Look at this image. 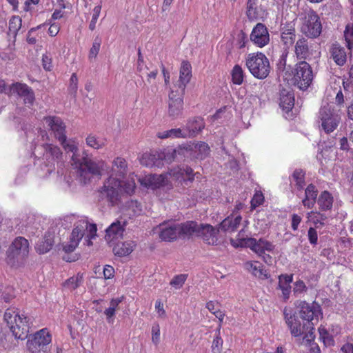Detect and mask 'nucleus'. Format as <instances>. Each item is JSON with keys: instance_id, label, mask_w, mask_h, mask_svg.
<instances>
[{"instance_id": "5701e85b", "label": "nucleus", "mask_w": 353, "mask_h": 353, "mask_svg": "<svg viewBox=\"0 0 353 353\" xmlns=\"http://www.w3.org/2000/svg\"><path fill=\"white\" fill-rule=\"evenodd\" d=\"M126 225L127 221L121 219L112 223L105 230V239L108 241H112L114 239L121 238L123 235Z\"/></svg>"}, {"instance_id": "393cba45", "label": "nucleus", "mask_w": 353, "mask_h": 353, "mask_svg": "<svg viewBox=\"0 0 353 353\" xmlns=\"http://www.w3.org/2000/svg\"><path fill=\"white\" fill-rule=\"evenodd\" d=\"M241 221L242 217L241 215L234 216L231 214L223 220L219 225V227L223 232H234L237 230Z\"/></svg>"}, {"instance_id": "c9c22d12", "label": "nucleus", "mask_w": 353, "mask_h": 353, "mask_svg": "<svg viewBox=\"0 0 353 353\" xmlns=\"http://www.w3.org/2000/svg\"><path fill=\"white\" fill-rule=\"evenodd\" d=\"M191 150L194 152V157L201 160L205 159L210 153L208 144L202 141L194 144Z\"/></svg>"}, {"instance_id": "2eb2a0df", "label": "nucleus", "mask_w": 353, "mask_h": 353, "mask_svg": "<svg viewBox=\"0 0 353 353\" xmlns=\"http://www.w3.org/2000/svg\"><path fill=\"white\" fill-rule=\"evenodd\" d=\"M44 120L54 134V137L59 141H65V125L58 117H46Z\"/></svg>"}, {"instance_id": "13d9d810", "label": "nucleus", "mask_w": 353, "mask_h": 353, "mask_svg": "<svg viewBox=\"0 0 353 353\" xmlns=\"http://www.w3.org/2000/svg\"><path fill=\"white\" fill-rule=\"evenodd\" d=\"M101 40L99 37H97L93 43L92 46L90 50L88 57L90 59H95L99 52L101 47Z\"/></svg>"}, {"instance_id": "bf43d9fd", "label": "nucleus", "mask_w": 353, "mask_h": 353, "mask_svg": "<svg viewBox=\"0 0 353 353\" xmlns=\"http://www.w3.org/2000/svg\"><path fill=\"white\" fill-rule=\"evenodd\" d=\"M78 89V79L76 73H73L70 79V85L68 87L69 93L74 97H76Z\"/></svg>"}, {"instance_id": "8fccbe9b", "label": "nucleus", "mask_w": 353, "mask_h": 353, "mask_svg": "<svg viewBox=\"0 0 353 353\" xmlns=\"http://www.w3.org/2000/svg\"><path fill=\"white\" fill-rule=\"evenodd\" d=\"M344 37L346 46L350 50V54H352V50L353 48V24L349 23L346 26Z\"/></svg>"}, {"instance_id": "338daca9", "label": "nucleus", "mask_w": 353, "mask_h": 353, "mask_svg": "<svg viewBox=\"0 0 353 353\" xmlns=\"http://www.w3.org/2000/svg\"><path fill=\"white\" fill-rule=\"evenodd\" d=\"M79 243L75 241L70 239V241L63 245V250L65 253L72 252L77 247Z\"/></svg>"}, {"instance_id": "6ab92c4d", "label": "nucleus", "mask_w": 353, "mask_h": 353, "mask_svg": "<svg viewBox=\"0 0 353 353\" xmlns=\"http://www.w3.org/2000/svg\"><path fill=\"white\" fill-rule=\"evenodd\" d=\"M43 148L45 150L43 157L48 162V166L54 168L55 163L59 166L63 165V154L59 147L52 144H45L43 145Z\"/></svg>"}, {"instance_id": "0eeeda50", "label": "nucleus", "mask_w": 353, "mask_h": 353, "mask_svg": "<svg viewBox=\"0 0 353 353\" xmlns=\"http://www.w3.org/2000/svg\"><path fill=\"white\" fill-rule=\"evenodd\" d=\"M50 334L42 329L28 340L27 347L32 353H50Z\"/></svg>"}, {"instance_id": "a878e982", "label": "nucleus", "mask_w": 353, "mask_h": 353, "mask_svg": "<svg viewBox=\"0 0 353 353\" xmlns=\"http://www.w3.org/2000/svg\"><path fill=\"white\" fill-rule=\"evenodd\" d=\"M280 103L281 108L289 112L291 110L294 105V96L292 90L283 88L280 90Z\"/></svg>"}, {"instance_id": "9d476101", "label": "nucleus", "mask_w": 353, "mask_h": 353, "mask_svg": "<svg viewBox=\"0 0 353 353\" xmlns=\"http://www.w3.org/2000/svg\"><path fill=\"white\" fill-rule=\"evenodd\" d=\"M176 150H174L172 153H159L156 152H145L142 154L140 159V163L141 165L152 168L157 167L160 168L163 165V161L165 160L168 163H170L174 159V154Z\"/></svg>"}, {"instance_id": "052dcab7", "label": "nucleus", "mask_w": 353, "mask_h": 353, "mask_svg": "<svg viewBox=\"0 0 353 353\" xmlns=\"http://www.w3.org/2000/svg\"><path fill=\"white\" fill-rule=\"evenodd\" d=\"M101 10V5L95 6L93 9L92 17L91 21L90 23V25H89V29L92 31L95 29L96 23H97L99 17L100 15Z\"/></svg>"}, {"instance_id": "c03bdc74", "label": "nucleus", "mask_w": 353, "mask_h": 353, "mask_svg": "<svg viewBox=\"0 0 353 353\" xmlns=\"http://www.w3.org/2000/svg\"><path fill=\"white\" fill-rule=\"evenodd\" d=\"M83 283V274L78 273L76 276L67 279L63 285L65 288L73 290L79 287Z\"/></svg>"}, {"instance_id": "49530a36", "label": "nucleus", "mask_w": 353, "mask_h": 353, "mask_svg": "<svg viewBox=\"0 0 353 353\" xmlns=\"http://www.w3.org/2000/svg\"><path fill=\"white\" fill-rule=\"evenodd\" d=\"M31 88L25 83H15L10 86V92L12 94L16 93L20 97H23Z\"/></svg>"}, {"instance_id": "f03ea898", "label": "nucleus", "mask_w": 353, "mask_h": 353, "mask_svg": "<svg viewBox=\"0 0 353 353\" xmlns=\"http://www.w3.org/2000/svg\"><path fill=\"white\" fill-rule=\"evenodd\" d=\"M6 322L15 339L24 340L33 327L34 317L32 316L19 315L18 310L14 307L8 308L4 314Z\"/></svg>"}, {"instance_id": "f8f14e48", "label": "nucleus", "mask_w": 353, "mask_h": 353, "mask_svg": "<svg viewBox=\"0 0 353 353\" xmlns=\"http://www.w3.org/2000/svg\"><path fill=\"white\" fill-rule=\"evenodd\" d=\"M250 39L259 48L267 46L270 42V34L267 27L262 23H258L252 30Z\"/></svg>"}, {"instance_id": "a19ab883", "label": "nucleus", "mask_w": 353, "mask_h": 353, "mask_svg": "<svg viewBox=\"0 0 353 353\" xmlns=\"http://www.w3.org/2000/svg\"><path fill=\"white\" fill-rule=\"evenodd\" d=\"M157 136L161 139L168 138H184L187 137V133L185 132V131H182L180 128H174L159 132Z\"/></svg>"}, {"instance_id": "6e6d98bb", "label": "nucleus", "mask_w": 353, "mask_h": 353, "mask_svg": "<svg viewBox=\"0 0 353 353\" xmlns=\"http://www.w3.org/2000/svg\"><path fill=\"white\" fill-rule=\"evenodd\" d=\"M21 27V19L18 16L12 17L9 21V31L16 35Z\"/></svg>"}, {"instance_id": "6e6552de", "label": "nucleus", "mask_w": 353, "mask_h": 353, "mask_svg": "<svg viewBox=\"0 0 353 353\" xmlns=\"http://www.w3.org/2000/svg\"><path fill=\"white\" fill-rule=\"evenodd\" d=\"M245 243L258 256H261L265 263L270 264L272 263V257L269 254H265V251H274L275 245L272 242L263 238L259 239L248 238L245 240Z\"/></svg>"}, {"instance_id": "de8ad7c7", "label": "nucleus", "mask_w": 353, "mask_h": 353, "mask_svg": "<svg viewBox=\"0 0 353 353\" xmlns=\"http://www.w3.org/2000/svg\"><path fill=\"white\" fill-rule=\"evenodd\" d=\"M86 144L96 150L102 148L105 145V140L100 139L93 134H89L85 139Z\"/></svg>"}, {"instance_id": "1a4fd4ad", "label": "nucleus", "mask_w": 353, "mask_h": 353, "mask_svg": "<svg viewBox=\"0 0 353 353\" xmlns=\"http://www.w3.org/2000/svg\"><path fill=\"white\" fill-rule=\"evenodd\" d=\"M322 31V25L319 17L314 10H310L301 27V32L310 38L318 37Z\"/></svg>"}, {"instance_id": "f704fd0d", "label": "nucleus", "mask_w": 353, "mask_h": 353, "mask_svg": "<svg viewBox=\"0 0 353 353\" xmlns=\"http://www.w3.org/2000/svg\"><path fill=\"white\" fill-rule=\"evenodd\" d=\"M331 54L334 62L338 65H343L347 60V54L344 48L339 44H334L331 49Z\"/></svg>"}, {"instance_id": "37998d69", "label": "nucleus", "mask_w": 353, "mask_h": 353, "mask_svg": "<svg viewBox=\"0 0 353 353\" xmlns=\"http://www.w3.org/2000/svg\"><path fill=\"white\" fill-rule=\"evenodd\" d=\"M314 335L312 331H308L303 336V343L309 345L310 347V353H320L319 345L314 342Z\"/></svg>"}, {"instance_id": "f257e3e1", "label": "nucleus", "mask_w": 353, "mask_h": 353, "mask_svg": "<svg viewBox=\"0 0 353 353\" xmlns=\"http://www.w3.org/2000/svg\"><path fill=\"white\" fill-rule=\"evenodd\" d=\"M128 163L122 157H117L112 162L111 174L105 181L99 192V198L106 199L114 205L118 200L119 192L121 188V179L127 174Z\"/></svg>"}, {"instance_id": "c85d7f7f", "label": "nucleus", "mask_w": 353, "mask_h": 353, "mask_svg": "<svg viewBox=\"0 0 353 353\" xmlns=\"http://www.w3.org/2000/svg\"><path fill=\"white\" fill-rule=\"evenodd\" d=\"M205 127L203 119L201 117H194L190 119L186 124V130L188 132L187 136L195 137Z\"/></svg>"}, {"instance_id": "bb28decb", "label": "nucleus", "mask_w": 353, "mask_h": 353, "mask_svg": "<svg viewBox=\"0 0 353 353\" xmlns=\"http://www.w3.org/2000/svg\"><path fill=\"white\" fill-rule=\"evenodd\" d=\"M179 235L183 236H190L193 234L198 235L200 224L195 221H186L181 224H176Z\"/></svg>"}, {"instance_id": "603ef678", "label": "nucleus", "mask_w": 353, "mask_h": 353, "mask_svg": "<svg viewBox=\"0 0 353 353\" xmlns=\"http://www.w3.org/2000/svg\"><path fill=\"white\" fill-rule=\"evenodd\" d=\"M187 279L188 274H181L176 275L170 281V285L176 290L180 289L182 288Z\"/></svg>"}, {"instance_id": "e2e57ef3", "label": "nucleus", "mask_w": 353, "mask_h": 353, "mask_svg": "<svg viewBox=\"0 0 353 353\" xmlns=\"http://www.w3.org/2000/svg\"><path fill=\"white\" fill-rule=\"evenodd\" d=\"M248 43V39L247 34L241 31L237 34V41H236V45L238 46L239 48L242 49L246 46V44Z\"/></svg>"}, {"instance_id": "7c9ffc66", "label": "nucleus", "mask_w": 353, "mask_h": 353, "mask_svg": "<svg viewBox=\"0 0 353 353\" xmlns=\"http://www.w3.org/2000/svg\"><path fill=\"white\" fill-rule=\"evenodd\" d=\"M134 241L118 242L112 249L114 255L122 257L129 255L135 247Z\"/></svg>"}, {"instance_id": "a211bd4d", "label": "nucleus", "mask_w": 353, "mask_h": 353, "mask_svg": "<svg viewBox=\"0 0 353 353\" xmlns=\"http://www.w3.org/2000/svg\"><path fill=\"white\" fill-rule=\"evenodd\" d=\"M283 314L285 323L292 336L299 337L305 334L304 330L306 324L302 325L297 316L288 313L286 309L284 310Z\"/></svg>"}, {"instance_id": "39448f33", "label": "nucleus", "mask_w": 353, "mask_h": 353, "mask_svg": "<svg viewBox=\"0 0 353 353\" xmlns=\"http://www.w3.org/2000/svg\"><path fill=\"white\" fill-rule=\"evenodd\" d=\"M292 80L301 90H306L312 84L314 74L310 65L305 61L297 63L292 70Z\"/></svg>"}, {"instance_id": "a18cd8bd", "label": "nucleus", "mask_w": 353, "mask_h": 353, "mask_svg": "<svg viewBox=\"0 0 353 353\" xmlns=\"http://www.w3.org/2000/svg\"><path fill=\"white\" fill-rule=\"evenodd\" d=\"M232 81L236 85H241L243 82L244 72L239 65H235L231 72Z\"/></svg>"}, {"instance_id": "aec40b11", "label": "nucleus", "mask_w": 353, "mask_h": 353, "mask_svg": "<svg viewBox=\"0 0 353 353\" xmlns=\"http://www.w3.org/2000/svg\"><path fill=\"white\" fill-rule=\"evenodd\" d=\"M294 53L298 59L310 60L313 55L312 45L307 39L301 37L294 45Z\"/></svg>"}, {"instance_id": "774afa93", "label": "nucleus", "mask_w": 353, "mask_h": 353, "mask_svg": "<svg viewBox=\"0 0 353 353\" xmlns=\"http://www.w3.org/2000/svg\"><path fill=\"white\" fill-rule=\"evenodd\" d=\"M25 104L32 105L34 101V94L32 88L22 97Z\"/></svg>"}, {"instance_id": "ddd939ff", "label": "nucleus", "mask_w": 353, "mask_h": 353, "mask_svg": "<svg viewBox=\"0 0 353 353\" xmlns=\"http://www.w3.org/2000/svg\"><path fill=\"white\" fill-rule=\"evenodd\" d=\"M29 253V243L27 239L19 236L14 239L8 250V256L17 259H22Z\"/></svg>"}, {"instance_id": "2f4dec72", "label": "nucleus", "mask_w": 353, "mask_h": 353, "mask_svg": "<svg viewBox=\"0 0 353 353\" xmlns=\"http://www.w3.org/2000/svg\"><path fill=\"white\" fill-rule=\"evenodd\" d=\"M87 225L88 221L84 219L78 221L74 225V228L72 230L70 239L79 243L80 241L85 235Z\"/></svg>"}, {"instance_id": "9b49d317", "label": "nucleus", "mask_w": 353, "mask_h": 353, "mask_svg": "<svg viewBox=\"0 0 353 353\" xmlns=\"http://www.w3.org/2000/svg\"><path fill=\"white\" fill-rule=\"evenodd\" d=\"M299 307L300 308V316L301 319L307 321V327L310 329V331H312L314 330V324L313 323H310V322L314 319L318 320L321 316V306L314 302L312 304H309L305 301H301L299 304Z\"/></svg>"}, {"instance_id": "09e8293b", "label": "nucleus", "mask_w": 353, "mask_h": 353, "mask_svg": "<svg viewBox=\"0 0 353 353\" xmlns=\"http://www.w3.org/2000/svg\"><path fill=\"white\" fill-rule=\"evenodd\" d=\"M220 332V327H219L211 346L212 353H221L222 351L223 341L221 337Z\"/></svg>"}, {"instance_id": "20e7f679", "label": "nucleus", "mask_w": 353, "mask_h": 353, "mask_svg": "<svg viewBox=\"0 0 353 353\" xmlns=\"http://www.w3.org/2000/svg\"><path fill=\"white\" fill-rule=\"evenodd\" d=\"M245 65L250 73L259 79H265L270 72L269 59L262 52L248 54L245 57Z\"/></svg>"}, {"instance_id": "4c0bfd02", "label": "nucleus", "mask_w": 353, "mask_h": 353, "mask_svg": "<svg viewBox=\"0 0 353 353\" xmlns=\"http://www.w3.org/2000/svg\"><path fill=\"white\" fill-rule=\"evenodd\" d=\"M246 268L252 272L253 275L262 279L268 278V274L263 270V265L257 261L247 262L245 263Z\"/></svg>"}, {"instance_id": "f3484780", "label": "nucleus", "mask_w": 353, "mask_h": 353, "mask_svg": "<svg viewBox=\"0 0 353 353\" xmlns=\"http://www.w3.org/2000/svg\"><path fill=\"white\" fill-rule=\"evenodd\" d=\"M246 15L249 20H263L267 17L266 9L259 3L258 0H248L246 4Z\"/></svg>"}, {"instance_id": "72a5a7b5", "label": "nucleus", "mask_w": 353, "mask_h": 353, "mask_svg": "<svg viewBox=\"0 0 353 353\" xmlns=\"http://www.w3.org/2000/svg\"><path fill=\"white\" fill-rule=\"evenodd\" d=\"M53 243L54 240L52 234L48 233L37 242L35 249L39 254H45L52 249Z\"/></svg>"}, {"instance_id": "dca6fc26", "label": "nucleus", "mask_w": 353, "mask_h": 353, "mask_svg": "<svg viewBox=\"0 0 353 353\" xmlns=\"http://www.w3.org/2000/svg\"><path fill=\"white\" fill-rule=\"evenodd\" d=\"M192 77V66L188 61H183L179 71V79L173 88L180 91V94H185L187 85Z\"/></svg>"}, {"instance_id": "58836bf2", "label": "nucleus", "mask_w": 353, "mask_h": 353, "mask_svg": "<svg viewBox=\"0 0 353 353\" xmlns=\"http://www.w3.org/2000/svg\"><path fill=\"white\" fill-rule=\"evenodd\" d=\"M317 203L321 210H330L332 208L333 197L329 192L323 191L320 194Z\"/></svg>"}, {"instance_id": "cd10ccee", "label": "nucleus", "mask_w": 353, "mask_h": 353, "mask_svg": "<svg viewBox=\"0 0 353 353\" xmlns=\"http://www.w3.org/2000/svg\"><path fill=\"white\" fill-rule=\"evenodd\" d=\"M288 51L284 50L276 61V72L279 76H282L285 80L291 77L292 74L289 73L290 65H287V57Z\"/></svg>"}, {"instance_id": "864d4df0", "label": "nucleus", "mask_w": 353, "mask_h": 353, "mask_svg": "<svg viewBox=\"0 0 353 353\" xmlns=\"http://www.w3.org/2000/svg\"><path fill=\"white\" fill-rule=\"evenodd\" d=\"M319 332L320 338L323 340L325 345L329 346L334 345V341L333 337L330 334L325 327L322 326L319 327Z\"/></svg>"}, {"instance_id": "79ce46f5", "label": "nucleus", "mask_w": 353, "mask_h": 353, "mask_svg": "<svg viewBox=\"0 0 353 353\" xmlns=\"http://www.w3.org/2000/svg\"><path fill=\"white\" fill-rule=\"evenodd\" d=\"M60 143L67 152L72 153V161L76 165L77 163L79 162L81 159V157H79V156L77 154L78 148L74 141L72 140L67 141L65 139V141Z\"/></svg>"}, {"instance_id": "4be33fe9", "label": "nucleus", "mask_w": 353, "mask_h": 353, "mask_svg": "<svg viewBox=\"0 0 353 353\" xmlns=\"http://www.w3.org/2000/svg\"><path fill=\"white\" fill-rule=\"evenodd\" d=\"M157 230H158L159 238L164 241H172L179 235L177 225L174 223H161L157 226Z\"/></svg>"}, {"instance_id": "5fc2aeb1", "label": "nucleus", "mask_w": 353, "mask_h": 353, "mask_svg": "<svg viewBox=\"0 0 353 353\" xmlns=\"http://www.w3.org/2000/svg\"><path fill=\"white\" fill-rule=\"evenodd\" d=\"M304 176L305 173L299 169L295 170L292 174V179L299 189H303L305 185Z\"/></svg>"}, {"instance_id": "c756f323", "label": "nucleus", "mask_w": 353, "mask_h": 353, "mask_svg": "<svg viewBox=\"0 0 353 353\" xmlns=\"http://www.w3.org/2000/svg\"><path fill=\"white\" fill-rule=\"evenodd\" d=\"M292 274H281L279 276L278 288L281 290L283 298L288 300L291 292L290 283L292 282Z\"/></svg>"}, {"instance_id": "412c9836", "label": "nucleus", "mask_w": 353, "mask_h": 353, "mask_svg": "<svg viewBox=\"0 0 353 353\" xmlns=\"http://www.w3.org/2000/svg\"><path fill=\"white\" fill-rule=\"evenodd\" d=\"M197 236H201L204 242L209 245H216L219 228H215L209 224H200Z\"/></svg>"}, {"instance_id": "4468645a", "label": "nucleus", "mask_w": 353, "mask_h": 353, "mask_svg": "<svg viewBox=\"0 0 353 353\" xmlns=\"http://www.w3.org/2000/svg\"><path fill=\"white\" fill-rule=\"evenodd\" d=\"M183 95L180 91L172 88L169 94L168 114L173 118L179 116L183 110Z\"/></svg>"}, {"instance_id": "423d86ee", "label": "nucleus", "mask_w": 353, "mask_h": 353, "mask_svg": "<svg viewBox=\"0 0 353 353\" xmlns=\"http://www.w3.org/2000/svg\"><path fill=\"white\" fill-rule=\"evenodd\" d=\"M76 166L79 168V174L85 179L88 178L87 175L96 176L101 175V171L105 169L106 165L103 161L98 163L92 161L88 156L86 151H83L81 159L77 163Z\"/></svg>"}, {"instance_id": "680f3d73", "label": "nucleus", "mask_w": 353, "mask_h": 353, "mask_svg": "<svg viewBox=\"0 0 353 353\" xmlns=\"http://www.w3.org/2000/svg\"><path fill=\"white\" fill-rule=\"evenodd\" d=\"M264 201V196L261 192H256L252 200H251V208L255 209L256 207L261 205Z\"/></svg>"}, {"instance_id": "69168bd1", "label": "nucleus", "mask_w": 353, "mask_h": 353, "mask_svg": "<svg viewBox=\"0 0 353 353\" xmlns=\"http://www.w3.org/2000/svg\"><path fill=\"white\" fill-rule=\"evenodd\" d=\"M42 65L46 70L50 71L52 68V57L48 53L43 54Z\"/></svg>"}, {"instance_id": "b1692460", "label": "nucleus", "mask_w": 353, "mask_h": 353, "mask_svg": "<svg viewBox=\"0 0 353 353\" xmlns=\"http://www.w3.org/2000/svg\"><path fill=\"white\" fill-rule=\"evenodd\" d=\"M296 30L293 25L289 23L281 28V41L288 50L294 43Z\"/></svg>"}, {"instance_id": "0e129e2a", "label": "nucleus", "mask_w": 353, "mask_h": 353, "mask_svg": "<svg viewBox=\"0 0 353 353\" xmlns=\"http://www.w3.org/2000/svg\"><path fill=\"white\" fill-rule=\"evenodd\" d=\"M307 236L310 243L316 245L318 243V234L315 228H310L307 231Z\"/></svg>"}, {"instance_id": "ea45409f", "label": "nucleus", "mask_w": 353, "mask_h": 353, "mask_svg": "<svg viewBox=\"0 0 353 353\" xmlns=\"http://www.w3.org/2000/svg\"><path fill=\"white\" fill-rule=\"evenodd\" d=\"M149 185L152 188H159L167 185L168 179V174H153L148 178Z\"/></svg>"}, {"instance_id": "4d7b16f0", "label": "nucleus", "mask_w": 353, "mask_h": 353, "mask_svg": "<svg viewBox=\"0 0 353 353\" xmlns=\"http://www.w3.org/2000/svg\"><path fill=\"white\" fill-rule=\"evenodd\" d=\"M307 291V287L302 280L296 281L294 283L293 293L296 297H301Z\"/></svg>"}, {"instance_id": "473e14b6", "label": "nucleus", "mask_w": 353, "mask_h": 353, "mask_svg": "<svg viewBox=\"0 0 353 353\" xmlns=\"http://www.w3.org/2000/svg\"><path fill=\"white\" fill-rule=\"evenodd\" d=\"M318 191L313 184H310L305 190V196L303 199V205L307 208H312L316 203Z\"/></svg>"}, {"instance_id": "3c124183", "label": "nucleus", "mask_w": 353, "mask_h": 353, "mask_svg": "<svg viewBox=\"0 0 353 353\" xmlns=\"http://www.w3.org/2000/svg\"><path fill=\"white\" fill-rule=\"evenodd\" d=\"M307 215L309 217H311L312 222L316 228L319 227L318 224L321 226H323L325 225L324 221L327 219V216L324 214L312 211L308 212Z\"/></svg>"}, {"instance_id": "7ed1b4c3", "label": "nucleus", "mask_w": 353, "mask_h": 353, "mask_svg": "<svg viewBox=\"0 0 353 353\" xmlns=\"http://www.w3.org/2000/svg\"><path fill=\"white\" fill-rule=\"evenodd\" d=\"M339 111L333 103H326L321 107L318 114V123L325 133H331L338 127L341 121Z\"/></svg>"}, {"instance_id": "e433bc0d", "label": "nucleus", "mask_w": 353, "mask_h": 353, "mask_svg": "<svg viewBox=\"0 0 353 353\" xmlns=\"http://www.w3.org/2000/svg\"><path fill=\"white\" fill-rule=\"evenodd\" d=\"M169 174L176 179H179L181 177L184 181H192L194 180L193 170L188 166L178 168L177 170H172Z\"/></svg>"}]
</instances>
